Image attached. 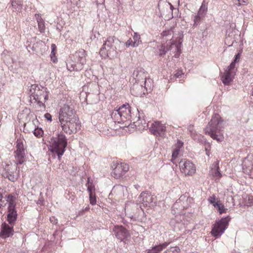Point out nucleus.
I'll return each mask as SVG.
<instances>
[{
    "label": "nucleus",
    "mask_w": 253,
    "mask_h": 253,
    "mask_svg": "<svg viewBox=\"0 0 253 253\" xmlns=\"http://www.w3.org/2000/svg\"><path fill=\"white\" fill-rule=\"evenodd\" d=\"M3 175L12 182L15 181L17 179V176L14 174H9V169H5V172L3 173Z\"/></svg>",
    "instance_id": "2f4dec72"
},
{
    "label": "nucleus",
    "mask_w": 253,
    "mask_h": 253,
    "mask_svg": "<svg viewBox=\"0 0 253 253\" xmlns=\"http://www.w3.org/2000/svg\"><path fill=\"white\" fill-rule=\"evenodd\" d=\"M17 149L15 151L17 161L19 164H22L25 161V149L23 141L20 139H18L16 141Z\"/></svg>",
    "instance_id": "f8f14e48"
},
{
    "label": "nucleus",
    "mask_w": 253,
    "mask_h": 253,
    "mask_svg": "<svg viewBox=\"0 0 253 253\" xmlns=\"http://www.w3.org/2000/svg\"><path fill=\"white\" fill-rule=\"evenodd\" d=\"M180 249L178 247H172L166 250L163 253H179Z\"/></svg>",
    "instance_id": "c9c22d12"
},
{
    "label": "nucleus",
    "mask_w": 253,
    "mask_h": 253,
    "mask_svg": "<svg viewBox=\"0 0 253 253\" xmlns=\"http://www.w3.org/2000/svg\"><path fill=\"white\" fill-rule=\"evenodd\" d=\"M111 118L114 120L115 122H118L119 123H120V120L121 121H125L122 116H121V114L119 109L114 110L111 114Z\"/></svg>",
    "instance_id": "c85d7f7f"
},
{
    "label": "nucleus",
    "mask_w": 253,
    "mask_h": 253,
    "mask_svg": "<svg viewBox=\"0 0 253 253\" xmlns=\"http://www.w3.org/2000/svg\"><path fill=\"white\" fill-rule=\"evenodd\" d=\"M51 48H52V51H51V52L50 56H51V60L53 62L55 63V62H56V61L57 60V59L56 58H54L53 56H54L55 55V52H54V49L56 48L55 45L54 44H52L51 45Z\"/></svg>",
    "instance_id": "37998d69"
},
{
    "label": "nucleus",
    "mask_w": 253,
    "mask_h": 253,
    "mask_svg": "<svg viewBox=\"0 0 253 253\" xmlns=\"http://www.w3.org/2000/svg\"><path fill=\"white\" fill-rule=\"evenodd\" d=\"M75 56L78 58L77 61L83 66L86 63L85 51L84 49H81L75 53Z\"/></svg>",
    "instance_id": "b1692460"
},
{
    "label": "nucleus",
    "mask_w": 253,
    "mask_h": 253,
    "mask_svg": "<svg viewBox=\"0 0 253 253\" xmlns=\"http://www.w3.org/2000/svg\"><path fill=\"white\" fill-rule=\"evenodd\" d=\"M121 116H122L124 120H129L130 122L133 121V123L135 126L138 127L139 129H145L148 126V124L145 122L144 120H140L138 117L136 121L133 117L134 114L131 112V107L128 104H124L119 108Z\"/></svg>",
    "instance_id": "20e7f679"
},
{
    "label": "nucleus",
    "mask_w": 253,
    "mask_h": 253,
    "mask_svg": "<svg viewBox=\"0 0 253 253\" xmlns=\"http://www.w3.org/2000/svg\"><path fill=\"white\" fill-rule=\"evenodd\" d=\"M204 15H203V14H199V13L198 12L197 15L194 17L193 26H197L200 22L201 18Z\"/></svg>",
    "instance_id": "4c0bfd02"
},
{
    "label": "nucleus",
    "mask_w": 253,
    "mask_h": 253,
    "mask_svg": "<svg viewBox=\"0 0 253 253\" xmlns=\"http://www.w3.org/2000/svg\"><path fill=\"white\" fill-rule=\"evenodd\" d=\"M172 160H172V158H171V162H172L174 164H175V165L177 166V163H178V162H178V161H177V159H176V160H173V161H172Z\"/></svg>",
    "instance_id": "bf43d9fd"
},
{
    "label": "nucleus",
    "mask_w": 253,
    "mask_h": 253,
    "mask_svg": "<svg viewBox=\"0 0 253 253\" xmlns=\"http://www.w3.org/2000/svg\"><path fill=\"white\" fill-rule=\"evenodd\" d=\"M183 142L179 140L177 141V142L172 151V161L177 159L178 156L179 154L180 149L183 146Z\"/></svg>",
    "instance_id": "393cba45"
},
{
    "label": "nucleus",
    "mask_w": 253,
    "mask_h": 253,
    "mask_svg": "<svg viewBox=\"0 0 253 253\" xmlns=\"http://www.w3.org/2000/svg\"><path fill=\"white\" fill-rule=\"evenodd\" d=\"M228 38H226L225 39V43L227 45H228L229 46H231L232 45L233 43V42H232V43L231 44H228V43H227V42H228Z\"/></svg>",
    "instance_id": "13d9d810"
},
{
    "label": "nucleus",
    "mask_w": 253,
    "mask_h": 253,
    "mask_svg": "<svg viewBox=\"0 0 253 253\" xmlns=\"http://www.w3.org/2000/svg\"><path fill=\"white\" fill-rule=\"evenodd\" d=\"M50 220L51 222L53 223H55V219H54V217H52V218H50Z\"/></svg>",
    "instance_id": "e2e57ef3"
},
{
    "label": "nucleus",
    "mask_w": 253,
    "mask_h": 253,
    "mask_svg": "<svg viewBox=\"0 0 253 253\" xmlns=\"http://www.w3.org/2000/svg\"><path fill=\"white\" fill-rule=\"evenodd\" d=\"M36 19L38 22V29L40 33H44L45 30L44 22L39 15H36Z\"/></svg>",
    "instance_id": "c756f323"
},
{
    "label": "nucleus",
    "mask_w": 253,
    "mask_h": 253,
    "mask_svg": "<svg viewBox=\"0 0 253 253\" xmlns=\"http://www.w3.org/2000/svg\"><path fill=\"white\" fill-rule=\"evenodd\" d=\"M7 220L11 225H14L17 218V213L15 208L7 209Z\"/></svg>",
    "instance_id": "a211bd4d"
},
{
    "label": "nucleus",
    "mask_w": 253,
    "mask_h": 253,
    "mask_svg": "<svg viewBox=\"0 0 253 253\" xmlns=\"http://www.w3.org/2000/svg\"><path fill=\"white\" fill-rule=\"evenodd\" d=\"M239 1V5L244 4L247 3V0H238Z\"/></svg>",
    "instance_id": "6e6d98bb"
},
{
    "label": "nucleus",
    "mask_w": 253,
    "mask_h": 253,
    "mask_svg": "<svg viewBox=\"0 0 253 253\" xmlns=\"http://www.w3.org/2000/svg\"><path fill=\"white\" fill-rule=\"evenodd\" d=\"M13 232L12 226H9L6 223H3L1 226L0 236L2 238H6L12 235Z\"/></svg>",
    "instance_id": "dca6fc26"
},
{
    "label": "nucleus",
    "mask_w": 253,
    "mask_h": 253,
    "mask_svg": "<svg viewBox=\"0 0 253 253\" xmlns=\"http://www.w3.org/2000/svg\"><path fill=\"white\" fill-rule=\"evenodd\" d=\"M67 68L70 71H80L83 69V66L80 64V63L77 61L74 62L72 61L67 63Z\"/></svg>",
    "instance_id": "412c9836"
},
{
    "label": "nucleus",
    "mask_w": 253,
    "mask_h": 253,
    "mask_svg": "<svg viewBox=\"0 0 253 253\" xmlns=\"http://www.w3.org/2000/svg\"><path fill=\"white\" fill-rule=\"evenodd\" d=\"M144 80H145V82H144L145 86H144V87L146 89V90H147L148 88L150 89L151 87V85H152V84H151V82H152L151 79H147L146 77L145 79H144Z\"/></svg>",
    "instance_id": "79ce46f5"
},
{
    "label": "nucleus",
    "mask_w": 253,
    "mask_h": 253,
    "mask_svg": "<svg viewBox=\"0 0 253 253\" xmlns=\"http://www.w3.org/2000/svg\"><path fill=\"white\" fill-rule=\"evenodd\" d=\"M85 185L87 187V190L89 192V195H92L95 191L94 185L92 182H89V179L88 178V181Z\"/></svg>",
    "instance_id": "f704fd0d"
},
{
    "label": "nucleus",
    "mask_w": 253,
    "mask_h": 253,
    "mask_svg": "<svg viewBox=\"0 0 253 253\" xmlns=\"http://www.w3.org/2000/svg\"><path fill=\"white\" fill-rule=\"evenodd\" d=\"M33 133L37 137H40L43 135V131L41 128L37 127L35 128Z\"/></svg>",
    "instance_id": "58836bf2"
},
{
    "label": "nucleus",
    "mask_w": 253,
    "mask_h": 253,
    "mask_svg": "<svg viewBox=\"0 0 253 253\" xmlns=\"http://www.w3.org/2000/svg\"><path fill=\"white\" fill-rule=\"evenodd\" d=\"M48 149L53 155L56 154L60 160L63 155L65 148L67 146V139L62 133H58L56 136L51 137L48 141Z\"/></svg>",
    "instance_id": "f03ea898"
},
{
    "label": "nucleus",
    "mask_w": 253,
    "mask_h": 253,
    "mask_svg": "<svg viewBox=\"0 0 253 253\" xmlns=\"http://www.w3.org/2000/svg\"><path fill=\"white\" fill-rule=\"evenodd\" d=\"M129 169V166L125 163H118L114 169L111 175L114 178L119 179L124 176Z\"/></svg>",
    "instance_id": "9b49d317"
},
{
    "label": "nucleus",
    "mask_w": 253,
    "mask_h": 253,
    "mask_svg": "<svg viewBox=\"0 0 253 253\" xmlns=\"http://www.w3.org/2000/svg\"><path fill=\"white\" fill-rule=\"evenodd\" d=\"M173 34V31L171 30H168L167 31H165L163 32V36H168L169 35H171Z\"/></svg>",
    "instance_id": "8fccbe9b"
},
{
    "label": "nucleus",
    "mask_w": 253,
    "mask_h": 253,
    "mask_svg": "<svg viewBox=\"0 0 253 253\" xmlns=\"http://www.w3.org/2000/svg\"><path fill=\"white\" fill-rule=\"evenodd\" d=\"M205 149L206 152V155L209 156L210 154V151L211 150V145L209 143H208L205 145Z\"/></svg>",
    "instance_id": "de8ad7c7"
},
{
    "label": "nucleus",
    "mask_w": 253,
    "mask_h": 253,
    "mask_svg": "<svg viewBox=\"0 0 253 253\" xmlns=\"http://www.w3.org/2000/svg\"><path fill=\"white\" fill-rule=\"evenodd\" d=\"M5 205V204H4V206H3V205H2V204L0 203V209L1 208V207H2V206H4Z\"/></svg>",
    "instance_id": "0e129e2a"
},
{
    "label": "nucleus",
    "mask_w": 253,
    "mask_h": 253,
    "mask_svg": "<svg viewBox=\"0 0 253 253\" xmlns=\"http://www.w3.org/2000/svg\"><path fill=\"white\" fill-rule=\"evenodd\" d=\"M42 96H43L44 97V102H45L46 101H47L48 100V93H47L46 90H45L44 94L43 95H42Z\"/></svg>",
    "instance_id": "864d4df0"
},
{
    "label": "nucleus",
    "mask_w": 253,
    "mask_h": 253,
    "mask_svg": "<svg viewBox=\"0 0 253 253\" xmlns=\"http://www.w3.org/2000/svg\"><path fill=\"white\" fill-rule=\"evenodd\" d=\"M133 39L134 45H136V47L138 46L140 43H141L140 35L138 33L134 32Z\"/></svg>",
    "instance_id": "72a5a7b5"
},
{
    "label": "nucleus",
    "mask_w": 253,
    "mask_h": 253,
    "mask_svg": "<svg viewBox=\"0 0 253 253\" xmlns=\"http://www.w3.org/2000/svg\"><path fill=\"white\" fill-rule=\"evenodd\" d=\"M38 44L37 43H30L26 45V48L29 52H34L36 51Z\"/></svg>",
    "instance_id": "e433bc0d"
},
{
    "label": "nucleus",
    "mask_w": 253,
    "mask_h": 253,
    "mask_svg": "<svg viewBox=\"0 0 253 253\" xmlns=\"http://www.w3.org/2000/svg\"><path fill=\"white\" fill-rule=\"evenodd\" d=\"M36 101L37 102V103L40 107H43L44 108L45 107L44 104L41 101H40V99Z\"/></svg>",
    "instance_id": "5fc2aeb1"
},
{
    "label": "nucleus",
    "mask_w": 253,
    "mask_h": 253,
    "mask_svg": "<svg viewBox=\"0 0 253 253\" xmlns=\"http://www.w3.org/2000/svg\"><path fill=\"white\" fill-rule=\"evenodd\" d=\"M240 58V54L239 53L236 54L233 61L228 66L227 69L225 70L224 75L221 77L222 83L225 85H229L233 81L237 70L235 68V64L239 61Z\"/></svg>",
    "instance_id": "423d86ee"
},
{
    "label": "nucleus",
    "mask_w": 253,
    "mask_h": 253,
    "mask_svg": "<svg viewBox=\"0 0 253 253\" xmlns=\"http://www.w3.org/2000/svg\"><path fill=\"white\" fill-rule=\"evenodd\" d=\"M143 89V87L142 85L136 84H134L133 87L131 88V92L133 95L138 96L141 95Z\"/></svg>",
    "instance_id": "a878e982"
},
{
    "label": "nucleus",
    "mask_w": 253,
    "mask_h": 253,
    "mask_svg": "<svg viewBox=\"0 0 253 253\" xmlns=\"http://www.w3.org/2000/svg\"><path fill=\"white\" fill-rule=\"evenodd\" d=\"M181 210V196L177 200L173 205L172 211H174V213L179 212Z\"/></svg>",
    "instance_id": "7c9ffc66"
},
{
    "label": "nucleus",
    "mask_w": 253,
    "mask_h": 253,
    "mask_svg": "<svg viewBox=\"0 0 253 253\" xmlns=\"http://www.w3.org/2000/svg\"><path fill=\"white\" fill-rule=\"evenodd\" d=\"M89 200H90V203L91 205H93L96 204V198H95V196L93 195V194H92V195H89Z\"/></svg>",
    "instance_id": "49530a36"
},
{
    "label": "nucleus",
    "mask_w": 253,
    "mask_h": 253,
    "mask_svg": "<svg viewBox=\"0 0 253 253\" xmlns=\"http://www.w3.org/2000/svg\"><path fill=\"white\" fill-rule=\"evenodd\" d=\"M158 9H159V11H160V13H161V15H164V14H165V11H164V10H163V8L162 10H161V9H160V5H159V4H158Z\"/></svg>",
    "instance_id": "4d7b16f0"
},
{
    "label": "nucleus",
    "mask_w": 253,
    "mask_h": 253,
    "mask_svg": "<svg viewBox=\"0 0 253 253\" xmlns=\"http://www.w3.org/2000/svg\"><path fill=\"white\" fill-rule=\"evenodd\" d=\"M230 219V216H227L216 221L213 225L211 231L212 236L216 238L220 237L228 227Z\"/></svg>",
    "instance_id": "0eeeda50"
},
{
    "label": "nucleus",
    "mask_w": 253,
    "mask_h": 253,
    "mask_svg": "<svg viewBox=\"0 0 253 253\" xmlns=\"http://www.w3.org/2000/svg\"><path fill=\"white\" fill-rule=\"evenodd\" d=\"M166 127L160 122H155L151 124L149 128L151 133L154 135L162 136L165 131Z\"/></svg>",
    "instance_id": "ddd939ff"
},
{
    "label": "nucleus",
    "mask_w": 253,
    "mask_h": 253,
    "mask_svg": "<svg viewBox=\"0 0 253 253\" xmlns=\"http://www.w3.org/2000/svg\"><path fill=\"white\" fill-rule=\"evenodd\" d=\"M113 232L116 238L121 241H123L129 235L126 229L122 225L115 226L113 228Z\"/></svg>",
    "instance_id": "4468645a"
},
{
    "label": "nucleus",
    "mask_w": 253,
    "mask_h": 253,
    "mask_svg": "<svg viewBox=\"0 0 253 253\" xmlns=\"http://www.w3.org/2000/svg\"><path fill=\"white\" fill-rule=\"evenodd\" d=\"M155 198L150 194L143 192L138 198V201L141 203L144 207H147L153 206Z\"/></svg>",
    "instance_id": "2eb2a0df"
},
{
    "label": "nucleus",
    "mask_w": 253,
    "mask_h": 253,
    "mask_svg": "<svg viewBox=\"0 0 253 253\" xmlns=\"http://www.w3.org/2000/svg\"><path fill=\"white\" fill-rule=\"evenodd\" d=\"M182 72L181 70L176 71V73L174 74V76L176 78H180L182 75Z\"/></svg>",
    "instance_id": "3c124183"
},
{
    "label": "nucleus",
    "mask_w": 253,
    "mask_h": 253,
    "mask_svg": "<svg viewBox=\"0 0 253 253\" xmlns=\"http://www.w3.org/2000/svg\"><path fill=\"white\" fill-rule=\"evenodd\" d=\"M210 173L216 178H220L222 176L219 167V161H216L212 165Z\"/></svg>",
    "instance_id": "6ab92c4d"
},
{
    "label": "nucleus",
    "mask_w": 253,
    "mask_h": 253,
    "mask_svg": "<svg viewBox=\"0 0 253 253\" xmlns=\"http://www.w3.org/2000/svg\"><path fill=\"white\" fill-rule=\"evenodd\" d=\"M243 169L247 172L253 174V163L247 157L244 160L243 164Z\"/></svg>",
    "instance_id": "aec40b11"
},
{
    "label": "nucleus",
    "mask_w": 253,
    "mask_h": 253,
    "mask_svg": "<svg viewBox=\"0 0 253 253\" xmlns=\"http://www.w3.org/2000/svg\"><path fill=\"white\" fill-rule=\"evenodd\" d=\"M147 253H152V252H150L148 250H147Z\"/></svg>",
    "instance_id": "69168bd1"
},
{
    "label": "nucleus",
    "mask_w": 253,
    "mask_h": 253,
    "mask_svg": "<svg viewBox=\"0 0 253 253\" xmlns=\"http://www.w3.org/2000/svg\"><path fill=\"white\" fill-rule=\"evenodd\" d=\"M115 41L120 42L119 40L116 39L114 36H109L107 38L100 50L99 53L101 56L105 57L108 55V52L111 49H112L113 50L116 49V48L113 46V43Z\"/></svg>",
    "instance_id": "1a4fd4ad"
},
{
    "label": "nucleus",
    "mask_w": 253,
    "mask_h": 253,
    "mask_svg": "<svg viewBox=\"0 0 253 253\" xmlns=\"http://www.w3.org/2000/svg\"><path fill=\"white\" fill-rule=\"evenodd\" d=\"M59 119L62 130L66 133H75L81 128L79 118L72 104H66L61 108Z\"/></svg>",
    "instance_id": "f257e3e1"
},
{
    "label": "nucleus",
    "mask_w": 253,
    "mask_h": 253,
    "mask_svg": "<svg viewBox=\"0 0 253 253\" xmlns=\"http://www.w3.org/2000/svg\"><path fill=\"white\" fill-rule=\"evenodd\" d=\"M11 4L15 12H19L22 8V4L20 0H11Z\"/></svg>",
    "instance_id": "cd10ccee"
},
{
    "label": "nucleus",
    "mask_w": 253,
    "mask_h": 253,
    "mask_svg": "<svg viewBox=\"0 0 253 253\" xmlns=\"http://www.w3.org/2000/svg\"><path fill=\"white\" fill-rule=\"evenodd\" d=\"M6 169H8L9 170H10V169L12 170V169H15V168L13 169L11 167H7V168ZM9 174H13V173L11 171L9 170Z\"/></svg>",
    "instance_id": "680f3d73"
},
{
    "label": "nucleus",
    "mask_w": 253,
    "mask_h": 253,
    "mask_svg": "<svg viewBox=\"0 0 253 253\" xmlns=\"http://www.w3.org/2000/svg\"><path fill=\"white\" fill-rule=\"evenodd\" d=\"M208 200L210 203H211L214 206V207H215V204L216 203V201H218L217 199H216L215 196L214 195H213L211 196H210L208 198Z\"/></svg>",
    "instance_id": "a19ab883"
},
{
    "label": "nucleus",
    "mask_w": 253,
    "mask_h": 253,
    "mask_svg": "<svg viewBox=\"0 0 253 253\" xmlns=\"http://www.w3.org/2000/svg\"><path fill=\"white\" fill-rule=\"evenodd\" d=\"M169 224L172 227L174 231H178L181 230V228L183 226V224L181 222V215H177L175 218L171 219Z\"/></svg>",
    "instance_id": "f3484780"
},
{
    "label": "nucleus",
    "mask_w": 253,
    "mask_h": 253,
    "mask_svg": "<svg viewBox=\"0 0 253 253\" xmlns=\"http://www.w3.org/2000/svg\"><path fill=\"white\" fill-rule=\"evenodd\" d=\"M208 7L205 3V0L202 3V5L198 11L199 14H202L204 15V13L207 11Z\"/></svg>",
    "instance_id": "ea45409f"
},
{
    "label": "nucleus",
    "mask_w": 253,
    "mask_h": 253,
    "mask_svg": "<svg viewBox=\"0 0 253 253\" xmlns=\"http://www.w3.org/2000/svg\"><path fill=\"white\" fill-rule=\"evenodd\" d=\"M215 208H217V210L220 214L225 213L227 211V209L225 208L224 205L221 203L220 201H216Z\"/></svg>",
    "instance_id": "473e14b6"
},
{
    "label": "nucleus",
    "mask_w": 253,
    "mask_h": 253,
    "mask_svg": "<svg viewBox=\"0 0 253 253\" xmlns=\"http://www.w3.org/2000/svg\"><path fill=\"white\" fill-rule=\"evenodd\" d=\"M222 122L220 116L218 114H214L205 129L206 133L218 142L222 141L223 137L220 135L223 128Z\"/></svg>",
    "instance_id": "7ed1b4c3"
},
{
    "label": "nucleus",
    "mask_w": 253,
    "mask_h": 253,
    "mask_svg": "<svg viewBox=\"0 0 253 253\" xmlns=\"http://www.w3.org/2000/svg\"><path fill=\"white\" fill-rule=\"evenodd\" d=\"M29 88L28 93L30 96H32L35 100L41 99L42 96L44 94L45 90L47 89L46 88L37 84H31Z\"/></svg>",
    "instance_id": "9d476101"
},
{
    "label": "nucleus",
    "mask_w": 253,
    "mask_h": 253,
    "mask_svg": "<svg viewBox=\"0 0 253 253\" xmlns=\"http://www.w3.org/2000/svg\"><path fill=\"white\" fill-rule=\"evenodd\" d=\"M7 202L8 204L7 209L15 208L16 202L15 200L16 199V196L14 194H10L6 195L4 197Z\"/></svg>",
    "instance_id": "5701e85b"
},
{
    "label": "nucleus",
    "mask_w": 253,
    "mask_h": 253,
    "mask_svg": "<svg viewBox=\"0 0 253 253\" xmlns=\"http://www.w3.org/2000/svg\"><path fill=\"white\" fill-rule=\"evenodd\" d=\"M44 117L48 121L50 122L52 121V116L48 113H46L44 114Z\"/></svg>",
    "instance_id": "603ef678"
},
{
    "label": "nucleus",
    "mask_w": 253,
    "mask_h": 253,
    "mask_svg": "<svg viewBox=\"0 0 253 253\" xmlns=\"http://www.w3.org/2000/svg\"><path fill=\"white\" fill-rule=\"evenodd\" d=\"M178 165L181 171L185 175H192L196 171L194 165L186 159L181 160Z\"/></svg>",
    "instance_id": "6e6552de"
},
{
    "label": "nucleus",
    "mask_w": 253,
    "mask_h": 253,
    "mask_svg": "<svg viewBox=\"0 0 253 253\" xmlns=\"http://www.w3.org/2000/svg\"><path fill=\"white\" fill-rule=\"evenodd\" d=\"M168 5H169L170 6V9L171 10V18H173V14H172V12H173V10L174 9V10H176V9H175L173 7V6L169 2L168 3V4H167V7L166 8L168 9ZM177 11H178V9H176Z\"/></svg>",
    "instance_id": "09e8293b"
},
{
    "label": "nucleus",
    "mask_w": 253,
    "mask_h": 253,
    "mask_svg": "<svg viewBox=\"0 0 253 253\" xmlns=\"http://www.w3.org/2000/svg\"><path fill=\"white\" fill-rule=\"evenodd\" d=\"M253 204V196H249L248 199H246V204L248 206H251Z\"/></svg>",
    "instance_id": "c03bdc74"
},
{
    "label": "nucleus",
    "mask_w": 253,
    "mask_h": 253,
    "mask_svg": "<svg viewBox=\"0 0 253 253\" xmlns=\"http://www.w3.org/2000/svg\"><path fill=\"white\" fill-rule=\"evenodd\" d=\"M3 196L1 193H0V203H2L4 201H2Z\"/></svg>",
    "instance_id": "052dcab7"
},
{
    "label": "nucleus",
    "mask_w": 253,
    "mask_h": 253,
    "mask_svg": "<svg viewBox=\"0 0 253 253\" xmlns=\"http://www.w3.org/2000/svg\"><path fill=\"white\" fill-rule=\"evenodd\" d=\"M142 68L136 69L134 70L132 75L136 81L139 82L141 80H144L146 78V75Z\"/></svg>",
    "instance_id": "4be33fe9"
},
{
    "label": "nucleus",
    "mask_w": 253,
    "mask_h": 253,
    "mask_svg": "<svg viewBox=\"0 0 253 253\" xmlns=\"http://www.w3.org/2000/svg\"><path fill=\"white\" fill-rule=\"evenodd\" d=\"M168 245L166 242L160 244L159 245L153 247L151 249L148 250L152 253H159L163 249H165Z\"/></svg>",
    "instance_id": "bb28decb"
},
{
    "label": "nucleus",
    "mask_w": 253,
    "mask_h": 253,
    "mask_svg": "<svg viewBox=\"0 0 253 253\" xmlns=\"http://www.w3.org/2000/svg\"><path fill=\"white\" fill-rule=\"evenodd\" d=\"M126 46H131L133 47H136V45H134V42L133 41L129 38L126 42Z\"/></svg>",
    "instance_id": "a18cd8bd"
},
{
    "label": "nucleus",
    "mask_w": 253,
    "mask_h": 253,
    "mask_svg": "<svg viewBox=\"0 0 253 253\" xmlns=\"http://www.w3.org/2000/svg\"><path fill=\"white\" fill-rule=\"evenodd\" d=\"M181 43L169 42L166 45L164 44L158 45L156 53L160 57H163L168 51H170L174 53V56L175 58H178L181 53Z\"/></svg>",
    "instance_id": "39448f33"
}]
</instances>
